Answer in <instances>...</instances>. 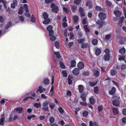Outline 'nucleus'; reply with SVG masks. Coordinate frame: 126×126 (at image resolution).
<instances>
[{"label":"nucleus","mask_w":126,"mask_h":126,"mask_svg":"<svg viewBox=\"0 0 126 126\" xmlns=\"http://www.w3.org/2000/svg\"><path fill=\"white\" fill-rule=\"evenodd\" d=\"M96 23L98 25V27L99 28L104 24L105 22L104 21H101L100 20H98L96 21Z\"/></svg>","instance_id":"nucleus-5"},{"label":"nucleus","mask_w":126,"mask_h":126,"mask_svg":"<svg viewBox=\"0 0 126 126\" xmlns=\"http://www.w3.org/2000/svg\"><path fill=\"white\" fill-rule=\"evenodd\" d=\"M98 88L97 87H95L94 88V91L95 93L97 94L98 93Z\"/></svg>","instance_id":"nucleus-55"},{"label":"nucleus","mask_w":126,"mask_h":126,"mask_svg":"<svg viewBox=\"0 0 126 126\" xmlns=\"http://www.w3.org/2000/svg\"><path fill=\"white\" fill-rule=\"evenodd\" d=\"M77 66L79 69H81L84 67V65L82 62H79Z\"/></svg>","instance_id":"nucleus-11"},{"label":"nucleus","mask_w":126,"mask_h":126,"mask_svg":"<svg viewBox=\"0 0 126 126\" xmlns=\"http://www.w3.org/2000/svg\"><path fill=\"white\" fill-rule=\"evenodd\" d=\"M99 17L101 20L104 19L106 17V16L105 14L103 13L100 12L98 15Z\"/></svg>","instance_id":"nucleus-4"},{"label":"nucleus","mask_w":126,"mask_h":126,"mask_svg":"<svg viewBox=\"0 0 126 126\" xmlns=\"http://www.w3.org/2000/svg\"><path fill=\"white\" fill-rule=\"evenodd\" d=\"M0 2L2 3L4 7L6 9H7V6H6V4L7 3V2L4 0H0Z\"/></svg>","instance_id":"nucleus-22"},{"label":"nucleus","mask_w":126,"mask_h":126,"mask_svg":"<svg viewBox=\"0 0 126 126\" xmlns=\"http://www.w3.org/2000/svg\"><path fill=\"white\" fill-rule=\"evenodd\" d=\"M88 114V112L87 111H85L83 113V115L84 117H86Z\"/></svg>","instance_id":"nucleus-57"},{"label":"nucleus","mask_w":126,"mask_h":126,"mask_svg":"<svg viewBox=\"0 0 126 126\" xmlns=\"http://www.w3.org/2000/svg\"><path fill=\"white\" fill-rule=\"evenodd\" d=\"M119 52L121 54H124L125 52V49L124 48H121L119 50Z\"/></svg>","instance_id":"nucleus-29"},{"label":"nucleus","mask_w":126,"mask_h":126,"mask_svg":"<svg viewBox=\"0 0 126 126\" xmlns=\"http://www.w3.org/2000/svg\"><path fill=\"white\" fill-rule=\"evenodd\" d=\"M67 21L66 17H65L63 20L62 26L64 28L65 27L67 26V24L66 23Z\"/></svg>","instance_id":"nucleus-8"},{"label":"nucleus","mask_w":126,"mask_h":126,"mask_svg":"<svg viewBox=\"0 0 126 126\" xmlns=\"http://www.w3.org/2000/svg\"><path fill=\"white\" fill-rule=\"evenodd\" d=\"M55 46L57 48H59V43L57 42H56L55 44Z\"/></svg>","instance_id":"nucleus-53"},{"label":"nucleus","mask_w":126,"mask_h":126,"mask_svg":"<svg viewBox=\"0 0 126 126\" xmlns=\"http://www.w3.org/2000/svg\"><path fill=\"white\" fill-rule=\"evenodd\" d=\"M83 27L86 32H90L89 30L88 27L87 25H83Z\"/></svg>","instance_id":"nucleus-31"},{"label":"nucleus","mask_w":126,"mask_h":126,"mask_svg":"<svg viewBox=\"0 0 126 126\" xmlns=\"http://www.w3.org/2000/svg\"><path fill=\"white\" fill-rule=\"evenodd\" d=\"M76 62L74 60H72L70 63V65L71 67H74L76 65Z\"/></svg>","instance_id":"nucleus-23"},{"label":"nucleus","mask_w":126,"mask_h":126,"mask_svg":"<svg viewBox=\"0 0 126 126\" xmlns=\"http://www.w3.org/2000/svg\"><path fill=\"white\" fill-rule=\"evenodd\" d=\"M106 5L108 6H111V3L108 0H107L106 1Z\"/></svg>","instance_id":"nucleus-45"},{"label":"nucleus","mask_w":126,"mask_h":126,"mask_svg":"<svg viewBox=\"0 0 126 126\" xmlns=\"http://www.w3.org/2000/svg\"><path fill=\"white\" fill-rule=\"evenodd\" d=\"M83 88L82 86L79 85L78 86V89L80 93H81L83 92Z\"/></svg>","instance_id":"nucleus-16"},{"label":"nucleus","mask_w":126,"mask_h":126,"mask_svg":"<svg viewBox=\"0 0 126 126\" xmlns=\"http://www.w3.org/2000/svg\"><path fill=\"white\" fill-rule=\"evenodd\" d=\"M97 40L96 39L93 40L92 41L93 44L94 45H96L97 44Z\"/></svg>","instance_id":"nucleus-39"},{"label":"nucleus","mask_w":126,"mask_h":126,"mask_svg":"<svg viewBox=\"0 0 126 126\" xmlns=\"http://www.w3.org/2000/svg\"><path fill=\"white\" fill-rule=\"evenodd\" d=\"M101 52V50L99 48H97L96 49L95 51V54L96 55L98 56L99 55Z\"/></svg>","instance_id":"nucleus-26"},{"label":"nucleus","mask_w":126,"mask_h":126,"mask_svg":"<svg viewBox=\"0 0 126 126\" xmlns=\"http://www.w3.org/2000/svg\"><path fill=\"white\" fill-rule=\"evenodd\" d=\"M16 5L14 3H12L11 5V7L12 8L14 9L15 8Z\"/></svg>","instance_id":"nucleus-63"},{"label":"nucleus","mask_w":126,"mask_h":126,"mask_svg":"<svg viewBox=\"0 0 126 126\" xmlns=\"http://www.w3.org/2000/svg\"><path fill=\"white\" fill-rule=\"evenodd\" d=\"M26 96H30L32 95L34 97H35L36 96L35 93L33 92H31L28 93H26Z\"/></svg>","instance_id":"nucleus-21"},{"label":"nucleus","mask_w":126,"mask_h":126,"mask_svg":"<svg viewBox=\"0 0 126 126\" xmlns=\"http://www.w3.org/2000/svg\"><path fill=\"white\" fill-rule=\"evenodd\" d=\"M82 23L83 25H85L87 23V18L84 17L82 20Z\"/></svg>","instance_id":"nucleus-36"},{"label":"nucleus","mask_w":126,"mask_h":126,"mask_svg":"<svg viewBox=\"0 0 126 126\" xmlns=\"http://www.w3.org/2000/svg\"><path fill=\"white\" fill-rule=\"evenodd\" d=\"M117 39L121 44H123V43L126 41L125 39L120 37L117 38Z\"/></svg>","instance_id":"nucleus-6"},{"label":"nucleus","mask_w":126,"mask_h":126,"mask_svg":"<svg viewBox=\"0 0 126 126\" xmlns=\"http://www.w3.org/2000/svg\"><path fill=\"white\" fill-rule=\"evenodd\" d=\"M111 73L112 75L114 76L116 74V72L114 70H112L111 71Z\"/></svg>","instance_id":"nucleus-54"},{"label":"nucleus","mask_w":126,"mask_h":126,"mask_svg":"<svg viewBox=\"0 0 126 126\" xmlns=\"http://www.w3.org/2000/svg\"><path fill=\"white\" fill-rule=\"evenodd\" d=\"M63 7V10L66 13H67L68 11L69 10V9L67 8V7H65V6L62 5Z\"/></svg>","instance_id":"nucleus-27"},{"label":"nucleus","mask_w":126,"mask_h":126,"mask_svg":"<svg viewBox=\"0 0 126 126\" xmlns=\"http://www.w3.org/2000/svg\"><path fill=\"white\" fill-rule=\"evenodd\" d=\"M72 72L75 75H78L79 73V71L77 68H75L72 71Z\"/></svg>","instance_id":"nucleus-12"},{"label":"nucleus","mask_w":126,"mask_h":126,"mask_svg":"<svg viewBox=\"0 0 126 126\" xmlns=\"http://www.w3.org/2000/svg\"><path fill=\"white\" fill-rule=\"evenodd\" d=\"M79 19V17L78 16H74L73 18V23L75 24H77Z\"/></svg>","instance_id":"nucleus-7"},{"label":"nucleus","mask_w":126,"mask_h":126,"mask_svg":"<svg viewBox=\"0 0 126 126\" xmlns=\"http://www.w3.org/2000/svg\"><path fill=\"white\" fill-rule=\"evenodd\" d=\"M24 7L26 12H29V10L28 9L27 5L26 4H24Z\"/></svg>","instance_id":"nucleus-44"},{"label":"nucleus","mask_w":126,"mask_h":126,"mask_svg":"<svg viewBox=\"0 0 126 126\" xmlns=\"http://www.w3.org/2000/svg\"><path fill=\"white\" fill-rule=\"evenodd\" d=\"M122 113L124 115H126V109H123Z\"/></svg>","instance_id":"nucleus-61"},{"label":"nucleus","mask_w":126,"mask_h":126,"mask_svg":"<svg viewBox=\"0 0 126 126\" xmlns=\"http://www.w3.org/2000/svg\"><path fill=\"white\" fill-rule=\"evenodd\" d=\"M90 126H98V124L95 122L93 123L92 121L89 122Z\"/></svg>","instance_id":"nucleus-30"},{"label":"nucleus","mask_w":126,"mask_h":126,"mask_svg":"<svg viewBox=\"0 0 126 126\" xmlns=\"http://www.w3.org/2000/svg\"><path fill=\"white\" fill-rule=\"evenodd\" d=\"M104 52L105 53V54H108V55H110L109 53H110V51L108 48H106L104 51Z\"/></svg>","instance_id":"nucleus-42"},{"label":"nucleus","mask_w":126,"mask_h":126,"mask_svg":"<svg viewBox=\"0 0 126 126\" xmlns=\"http://www.w3.org/2000/svg\"><path fill=\"white\" fill-rule=\"evenodd\" d=\"M49 103V102L48 101H45L42 104V108L45 111H48V107L47 105Z\"/></svg>","instance_id":"nucleus-1"},{"label":"nucleus","mask_w":126,"mask_h":126,"mask_svg":"<svg viewBox=\"0 0 126 126\" xmlns=\"http://www.w3.org/2000/svg\"><path fill=\"white\" fill-rule=\"evenodd\" d=\"M99 69H97V70H95L94 71V74L95 76L97 77L99 76Z\"/></svg>","instance_id":"nucleus-15"},{"label":"nucleus","mask_w":126,"mask_h":126,"mask_svg":"<svg viewBox=\"0 0 126 126\" xmlns=\"http://www.w3.org/2000/svg\"><path fill=\"white\" fill-rule=\"evenodd\" d=\"M110 58V55H108V54H105L104 57L103 59L105 61L109 60Z\"/></svg>","instance_id":"nucleus-13"},{"label":"nucleus","mask_w":126,"mask_h":126,"mask_svg":"<svg viewBox=\"0 0 126 126\" xmlns=\"http://www.w3.org/2000/svg\"><path fill=\"white\" fill-rule=\"evenodd\" d=\"M23 110V108L22 107H19L16 108L15 109V112L19 114L21 113Z\"/></svg>","instance_id":"nucleus-3"},{"label":"nucleus","mask_w":126,"mask_h":126,"mask_svg":"<svg viewBox=\"0 0 126 126\" xmlns=\"http://www.w3.org/2000/svg\"><path fill=\"white\" fill-rule=\"evenodd\" d=\"M89 83L90 86L93 87L96 85V83L92 82H89Z\"/></svg>","instance_id":"nucleus-49"},{"label":"nucleus","mask_w":126,"mask_h":126,"mask_svg":"<svg viewBox=\"0 0 126 126\" xmlns=\"http://www.w3.org/2000/svg\"><path fill=\"white\" fill-rule=\"evenodd\" d=\"M50 21V20L49 18L45 19V20L43 22V23L45 24H48Z\"/></svg>","instance_id":"nucleus-28"},{"label":"nucleus","mask_w":126,"mask_h":126,"mask_svg":"<svg viewBox=\"0 0 126 126\" xmlns=\"http://www.w3.org/2000/svg\"><path fill=\"white\" fill-rule=\"evenodd\" d=\"M4 118L3 117L1 118L0 120V125H2L3 124Z\"/></svg>","instance_id":"nucleus-50"},{"label":"nucleus","mask_w":126,"mask_h":126,"mask_svg":"<svg viewBox=\"0 0 126 126\" xmlns=\"http://www.w3.org/2000/svg\"><path fill=\"white\" fill-rule=\"evenodd\" d=\"M115 91V88L114 87H112L111 90L109 91V93L111 95H113Z\"/></svg>","instance_id":"nucleus-20"},{"label":"nucleus","mask_w":126,"mask_h":126,"mask_svg":"<svg viewBox=\"0 0 126 126\" xmlns=\"http://www.w3.org/2000/svg\"><path fill=\"white\" fill-rule=\"evenodd\" d=\"M73 77L69 75L68 78V83L69 85L72 83V80L73 79Z\"/></svg>","instance_id":"nucleus-18"},{"label":"nucleus","mask_w":126,"mask_h":126,"mask_svg":"<svg viewBox=\"0 0 126 126\" xmlns=\"http://www.w3.org/2000/svg\"><path fill=\"white\" fill-rule=\"evenodd\" d=\"M53 28L52 26L51 25H49L47 28V30L48 31H52V30Z\"/></svg>","instance_id":"nucleus-40"},{"label":"nucleus","mask_w":126,"mask_h":126,"mask_svg":"<svg viewBox=\"0 0 126 126\" xmlns=\"http://www.w3.org/2000/svg\"><path fill=\"white\" fill-rule=\"evenodd\" d=\"M62 73L63 74V76L65 77H66L67 76V73L66 72L64 71H63L62 72Z\"/></svg>","instance_id":"nucleus-46"},{"label":"nucleus","mask_w":126,"mask_h":126,"mask_svg":"<svg viewBox=\"0 0 126 126\" xmlns=\"http://www.w3.org/2000/svg\"><path fill=\"white\" fill-rule=\"evenodd\" d=\"M34 106L36 108H38L41 106V105L40 103H35L34 104Z\"/></svg>","instance_id":"nucleus-33"},{"label":"nucleus","mask_w":126,"mask_h":126,"mask_svg":"<svg viewBox=\"0 0 126 126\" xmlns=\"http://www.w3.org/2000/svg\"><path fill=\"white\" fill-rule=\"evenodd\" d=\"M35 18L34 16L33 15H32L31 18V21L32 22H34L35 21Z\"/></svg>","instance_id":"nucleus-51"},{"label":"nucleus","mask_w":126,"mask_h":126,"mask_svg":"<svg viewBox=\"0 0 126 126\" xmlns=\"http://www.w3.org/2000/svg\"><path fill=\"white\" fill-rule=\"evenodd\" d=\"M56 39V38L54 36H51L50 38V40L51 41H53L55 40Z\"/></svg>","instance_id":"nucleus-64"},{"label":"nucleus","mask_w":126,"mask_h":126,"mask_svg":"<svg viewBox=\"0 0 126 126\" xmlns=\"http://www.w3.org/2000/svg\"><path fill=\"white\" fill-rule=\"evenodd\" d=\"M124 17H121L120 18V20L118 23V25L119 27H121L122 26V24L123 22V19Z\"/></svg>","instance_id":"nucleus-25"},{"label":"nucleus","mask_w":126,"mask_h":126,"mask_svg":"<svg viewBox=\"0 0 126 126\" xmlns=\"http://www.w3.org/2000/svg\"><path fill=\"white\" fill-rule=\"evenodd\" d=\"M77 41L79 43H81L84 42L85 39H81L78 40Z\"/></svg>","instance_id":"nucleus-48"},{"label":"nucleus","mask_w":126,"mask_h":126,"mask_svg":"<svg viewBox=\"0 0 126 126\" xmlns=\"http://www.w3.org/2000/svg\"><path fill=\"white\" fill-rule=\"evenodd\" d=\"M49 83V80L47 79L46 78L44 80V83L45 84L47 85Z\"/></svg>","instance_id":"nucleus-47"},{"label":"nucleus","mask_w":126,"mask_h":126,"mask_svg":"<svg viewBox=\"0 0 126 126\" xmlns=\"http://www.w3.org/2000/svg\"><path fill=\"white\" fill-rule=\"evenodd\" d=\"M81 1V0H75L74 1V3L76 5L79 4Z\"/></svg>","instance_id":"nucleus-43"},{"label":"nucleus","mask_w":126,"mask_h":126,"mask_svg":"<svg viewBox=\"0 0 126 126\" xmlns=\"http://www.w3.org/2000/svg\"><path fill=\"white\" fill-rule=\"evenodd\" d=\"M89 101L91 104H93L94 103V100L93 98H90L89 99Z\"/></svg>","instance_id":"nucleus-52"},{"label":"nucleus","mask_w":126,"mask_h":126,"mask_svg":"<svg viewBox=\"0 0 126 126\" xmlns=\"http://www.w3.org/2000/svg\"><path fill=\"white\" fill-rule=\"evenodd\" d=\"M68 35L69 36L70 39H74V35L72 32H70L68 34Z\"/></svg>","instance_id":"nucleus-35"},{"label":"nucleus","mask_w":126,"mask_h":126,"mask_svg":"<svg viewBox=\"0 0 126 126\" xmlns=\"http://www.w3.org/2000/svg\"><path fill=\"white\" fill-rule=\"evenodd\" d=\"M51 7L52 8V10L53 12H55L56 13L57 12L58 9L57 7L55 6V5L53 3H51Z\"/></svg>","instance_id":"nucleus-2"},{"label":"nucleus","mask_w":126,"mask_h":126,"mask_svg":"<svg viewBox=\"0 0 126 126\" xmlns=\"http://www.w3.org/2000/svg\"><path fill=\"white\" fill-rule=\"evenodd\" d=\"M67 30H65L64 31H63L62 32L64 34V36H67V34L66 32H67Z\"/></svg>","instance_id":"nucleus-60"},{"label":"nucleus","mask_w":126,"mask_h":126,"mask_svg":"<svg viewBox=\"0 0 126 126\" xmlns=\"http://www.w3.org/2000/svg\"><path fill=\"white\" fill-rule=\"evenodd\" d=\"M113 113L114 114H117L118 113V109L117 108H113L112 109Z\"/></svg>","instance_id":"nucleus-19"},{"label":"nucleus","mask_w":126,"mask_h":126,"mask_svg":"<svg viewBox=\"0 0 126 126\" xmlns=\"http://www.w3.org/2000/svg\"><path fill=\"white\" fill-rule=\"evenodd\" d=\"M49 121L50 122V124L51 125L54 122L55 119L53 117H51Z\"/></svg>","instance_id":"nucleus-32"},{"label":"nucleus","mask_w":126,"mask_h":126,"mask_svg":"<svg viewBox=\"0 0 126 126\" xmlns=\"http://www.w3.org/2000/svg\"><path fill=\"white\" fill-rule=\"evenodd\" d=\"M81 47L82 48H86L87 46V45L86 44H83L81 45Z\"/></svg>","instance_id":"nucleus-62"},{"label":"nucleus","mask_w":126,"mask_h":126,"mask_svg":"<svg viewBox=\"0 0 126 126\" xmlns=\"http://www.w3.org/2000/svg\"><path fill=\"white\" fill-rule=\"evenodd\" d=\"M59 63L60 65V67H61V68L63 69L65 68V66L64 64H63V63L62 62V61H60L59 62Z\"/></svg>","instance_id":"nucleus-38"},{"label":"nucleus","mask_w":126,"mask_h":126,"mask_svg":"<svg viewBox=\"0 0 126 126\" xmlns=\"http://www.w3.org/2000/svg\"><path fill=\"white\" fill-rule=\"evenodd\" d=\"M43 16L44 19H47L48 18V16L46 12H44L43 14Z\"/></svg>","instance_id":"nucleus-37"},{"label":"nucleus","mask_w":126,"mask_h":126,"mask_svg":"<svg viewBox=\"0 0 126 126\" xmlns=\"http://www.w3.org/2000/svg\"><path fill=\"white\" fill-rule=\"evenodd\" d=\"M120 103V101L118 100H117L116 99L113 100L112 101L113 105L115 106H119Z\"/></svg>","instance_id":"nucleus-10"},{"label":"nucleus","mask_w":126,"mask_h":126,"mask_svg":"<svg viewBox=\"0 0 126 126\" xmlns=\"http://www.w3.org/2000/svg\"><path fill=\"white\" fill-rule=\"evenodd\" d=\"M54 54L55 55H56V56L58 58H59L60 57V56L59 52H54Z\"/></svg>","instance_id":"nucleus-58"},{"label":"nucleus","mask_w":126,"mask_h":126,"mask_svg":"<svg viewBox=\"0 0 126 126\" xmlns=\"http://www.w3.org/2000/svg\"><path fill=\"white\" fill-rule=\"evenodd\" d=\"M125 59V57L123 55L120 56L119 58V60L120 61L124 60Z\"/></svg>","instance_id":"nucleus-41"},{"label":"nucleus","mask_w":126,"mask_h":126,"mask_svg":"<svg viewBox=\"0 0 126 126\" xmlns=\"http://www.w3.org/2000/svg\"><path fill=\"white\" fill-rule=\"evenodd\" d=\"M114 13L115 15L117 17H119L121 15V12L118 11H114Z\"/></svg>","instance_id":"nucleus-14"},{"label":"nucleus","mask_w":126,"mask_h":126,"mask_svg":"<svg viewBox=\"0 0 126 126\" xmlns=\"http://www.w3.org/2000/svg\"><path fill=\"white\" fill-rule=\"evenodd\" d=\"M23 12V8L22 6H21L19 9L18 13L19 14H22Z\"/></svg>","instance_id":"nucleus-24"},{"label":"nucleus","mask_w":126,"mask_h":126,"mask_svg":"<svg viewBox=\"0 0 126 126\" xmlns=\"http://www.w3.org/2000/svg\"><path fill=\"white\" fill-rule=\"evenodd\" d=\"M92 2L91 0L87 1L86 4V5L87 6L89 7V9L91 8L92 7Z\"/></svg>","instance_id":"nucleus-9"},{"label":"nucleus","mask_w":126,"mask_h":126,"mask_svg":"<svg viewBox=\"0 0 126 126\" xmlns=\"http://www.w3.org/2000/svg\"><path fill=\"white\" fill-rule=\"evenodd\" d=\"M39 92L41 93H43L42 88L41 86H39L37 90L36 93H38Z\"/></svg>","instance_id":"nucleus-17"},{"label":"nucleus","mask_w":126,"mask_h":126,"mask_svg":"<svg viewBox=\"0 0 126 126\" xmlns=\"http://www.w3.org/2000/svg\"><path fill=\"white\" fill-rule=\"evenodd\" d=\"M110 37L111 35L110 34H108L106 35L105 38L106 40H109L110 38Z\"/></svg>","instance_id":"nucleus-56"},{"label":"nucleus","mask_w":126,"mask_h":126,"mask_svg":"<svg viewBox=\"0 0 126 126\" xmlns=\"http://www.w3.org/2000/svg\"><path fill=\"white\" fill-rule=\"evenodd\" d=\"M53 31H50L49 32V35L50 36H52L53 35Z\"/></svg>","instance_id":"nucleus-59"},{"label":"nucleus","mask_w":126,"mask_h":126,"mask_svg":"<svg viewBox=\"0 0 126 126\" xmlns=\"http://www.w3.org/2000/svg\"><path fill=\"white\" fill-rule=\"evenodd\" d=\"M58 110L61 114L63 113L64 111V110L61 107H60L58 109Z\"/></svg>","instance_id":"nucleus-34"}]
</instances>
